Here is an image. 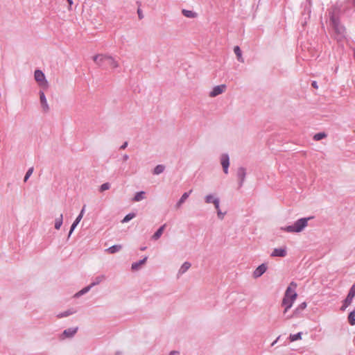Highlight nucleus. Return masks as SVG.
Listing matches in <instances>:
<instances>
[{
    "label": "nucleus",
    "mask_w": 355,
    "mask_h": 355,
    "mask_svg": "<svg viewBox=\"0 0 355 355\" xmlns=\"http://www.w3.org/2000/svg\"><path fill=\"white\" fill-rule=\"evenodd\" d=\"M297 285L295 282H291L289 286L287 287L283 300L282 305H287V308H291L294 302L295 301L297 294L295 291Z\"/></svg>",
    "instance_id": "3"
},
{
    "label": "nucleus",
    "mask_w": 355,
    "mask_h": 355,
    "mask_svg": "<svg viewBox=\"0 0 355 355\" xmlns=\"http://www.w3.org/2000/svg\"><path fill=\"white\" fill-rule=\"evenodd\" d=\"M168 355H180V352L178 351H175V350H173V351H171Z\"/></svg>",
    "instance_id": "42"
},
{
    "label": "nucleus",
    "mask_w": 355,
    "mask_h": 355,
    "mask_svg": "<svg viewBox=\"0 0 355 355\" xmlns=\"http://www.w3.org/2000/svg\"><path fill=\"white\" fill-rule=\"evenodd\" d=\"M279 337L280 336H278L277 338V339L271 344V346H274L277 343V340L279 339Z\"/></svg>",
    "instance_id": "47"
},
{
    "label": "nucleus",
    "mask_w": 355,
    "mask_h": 355,
    "mask_svg": "<svg viewBox=\"0 0 355 355\" xmlns=\"http://www.w3.org/2000/svg\"><path fill=\"white\" fill-rule=\"evenodd\" d=\"M166 224H164L163 225H162L155 232V234L152 236V239L153 240H158L161 236L162 235L163 232H164V230L166 227Z\"/></svg>",
    "instance_id": "15"
},
{
    "label": "nucleus",
    "mask_w": 355,
    "mask_h": 355,
    "mask_svg": "<svg viewBox=\"0 0 355 355\" xmlns=\"http://www.w3.org/2000/svg\"><path fill=\"white\" fill-rule=\"evenodd\" d=\"M67 1L69 3V6H71L73 4V1L72 0H67Z\"/></svg>",
    "instance_id": "48"
},
{
    "label": "nucleus",
    "mask_w": 355,
    "mask_h": 355,
    "mask_svg": "<svg viewBox=\"0 0 355 355\" xmlns=\"http://www.w3.org/2000/svg\"><path fill=\"white\" fill-rule=\"evenodd\" d=\"M107 55H103V54H98L93 57V60L95 62L96 64H97L99 66H101L103 64V63H105L106 58Z\"/></svg>",
    "instance_id": "13"
},
{
    "label": "nucleus",
    "mask_w": 355,
    "mask_h": 355,
    "mask_svg": "<svg viewBox=\"0 0 355 355\" xmlns=\"http://www.w3.org/2000/svg\"><path fill=\"white\" fill-rule=\"evenodd\" d=\"M312 218H313V216L301 218L296 220L293 225L281 227V230L288 233H300L308 226L309 220Z\"/></svg>",
    "instance_id": "2"
},
{
    "label": "nucleus",
    "mask_w": 355,
    "mask_h": 355,
    "mask_svg": "<svg viewBox=\"0 0 355 355\" xmlns=\"http://www.w3.org/2000/svg\"><path fill=\"white\" fill-rule=\"evenodd\" d=\"M218 198L216 197L214 194H208L205 197V202L207 204L214 203V200H218Z\"/></svg>",
    "instance_id": "26"
},
{
    "label": "nucleus",
    "mask_w": 355,
    "mask_h": 355,
    "mask_svg": "<svg viewBox=\"0 0 355 355\" xmlns=\"http://www.w3.org/2000/svg\"><path fill=\"white\" fill-rule=\"evenodd\" d=\"M246 170L244 167H239L237 170V177L239 180V185L241 187L245 182Z\"/></svg>",
    "instance_id": "11"
},
{
    "label": "nucleus",
    "mask_w": 355,
    "mask_h": 355,
    "mask_svg": "<svg viewBox=\"0 0 355 355\" xmlns=\"http://www.w3.org/2000/svg\"><path fill=\"white\" fill-rule=\"evenodd\" d=\"M191 192H192V190H190L188 192L184 193L182 194V196H181V198H180V200H178V202H177L176 207H180L185 202V200L189 198V196Z\"/></svg>",
    "instance_id": "17"
},
{
    "label": "nucleus",
    "mask_w": 355,
    "mask_h": 355,
    "mask_svg": "<svg viewBox=\"0 0 355 355\" xmlns=\"http://www.w3.org/2000/svg\"><path fill=\"white\" fill-rule=\"evenodd\" d=\"M355 5V0H350Z\"/></svg>",
    "instance_id": "51"
},
{
    "label": "nucleus",
    "mask_w": 355,
    "mask_h": 355,
    "mask_svg": "<svg viewBox=\"0 0 355 355\" xmlns=\"http://www.w3.org/2000/svg\"><path fill=\"white\" fill-rule=\"evenodd\" d=\"M282 306L284 307V310L283 311V315L284 316V319L286 318V316H288V315H286V313L288 312V311L291 309V308H287V305H282Z\"/></svg>",
    "instance_id": "38"
},
{
    "label": "nucleus",
    "mask_w": 355,
    "mask_h": 355,
    "mask_svg": "<svg viewBox=\"0 0 355 355\" xmlns=\"http://www.w3.org/2000/svg\"><path fill=\"white\" fill-rule=\"evenodd\" d=\"M105 63L114 69L119 66V62L113 57L108 55H107Z\"/></svg>",
    "instance_id": "14"
},
{
    "label": "nucleus",
    "mask_w": 355,
    "mask_h": 355,
    "mask_svg": "<svg viewBox=\"0 0 355 355\" xmlns=\"http://www.w3.org/2000/svg\"><path fill=\"white\" fill-rule=\"evenodd\" d=\"M85 205L83 206L82 210L80 211V213L78 215V216H81L82 215V218L83 217V215H84V213H85Z\"/></svg>",
    "instance_id": "45"
},
{
    "label": "nucleus",
    "mask_w": 355,
    "mask_h": 355,
    "mask_svg": "<svg viewBox=\"0 0 355 355\" xmlns=\"http://www.w3.org/2000/svg\"><path fill=\"white\" fill-rule=\"evenodd\" d=\"M217 211V215H218V217L220 218V219H223L224 218V216H225V213H223L220 209H218V210H216Z\"/></svg>",
    "instance_id": "39"
},
{
    "label": "nucleus",
    "mask_w": 355,
    "mask_h": 355,
    "mask_svg": "<svg viewBox=\"0 0 355 355\" xmlns=\"http://www.w3.org/2000/svg\"><path fill=\"white\" fill-rule=\"evenodd\" d=\"M220 164L222 165L223 171L225 174L228 173V168L230 166V157L226 153L221 155L220 156Z\"/></svg>",
    "instance_id": "6"
},
{
    "label": "nucleus",
    "mask_w": 355,
    "mask_h": 355,
    "mask_svg": "<svg viewBox=\"0 0 355 355\" xmlns=\"http://www.w3.org/2000/svg\"><path fill=\"white\" fill-rule=\"evenodd\" d=\"M354 297L350 295L349 294L347 295V297L343 302V304L341 306L340 309L342 311H345L347 306H349L351 303L352 302Z\"/></svg>",
    "instance_id": "18"
},
{
    "label": "nucleus",
    "mask_w": 355,
    "mask_h": 355,
    "mask_svg": "<svg viewBox=\"0 0 355 355\" xmlns=\"http://www.w3.org/2000/svg\"><path fill=\"white\" fill-rule=\"evenodd\" d=\"M213 204L216 210L220 209V199L219 198L218 200H214V202Z\"/></svg>",
    "instance_id": "36"
},
{
    "label": "nucleus",
    "mask_w": 355,
    "mask_h": 355,
    "mask_svg": "<svg viewBox=\"0 0 355 355\" xmlns=\"http://www.w3.org/2000/svg\"><path fill=\"white\" fill-rule=\"evenodd\" d=\"M76 313V310L75 309H69L66 311H64V312H62L60 313H59L57 317L58 318H64V317H67L69 315H71L73 313Z\"/></svg>",
    "instance_id": "21"
},
{
    "label": "nucleus",
    "mask_w": 355,
    "mask_h": 355,
    "mask_svg": "<svg viewBox=\"0 0 355 355\" xmlns=\"http://www.w3.org/2000/svg\"><path fill=\"white\" fill-rule=\"evenodd\" d=\"M311 85H312V86H313L314 88H315V89H317V88H318V85H317L316 81H313Z\"/></svg>",
    "instance_id": "46"
},
{
    "label": "nucleus",
    "mask_w": 355,
    "mask_h": 355,
    "mask_svg": "<svg viewBox=\"0 0 355 355\" xmlns=\"http://www.w3.org/2000/svg\"><path fill=\"white\" fill-rule=\"evenodd\" d=\"M39 94H40V104H41L43 111L44 112H49V106L47 103V100H46V96H45L44 92L40 91Z\"/></svg>",
    "instance_id": "10"
},
{
    "label": "nucleus",
    "mask_w": 355,
    "mask_h": 355,
    "mask_svg": "<svg viewBox=\"0 0 355 355\" xmlns=\"http://www.w3.org/2000/svg\"><path fill=\"white\" fill-rule=\"evenodd\" d=\"M77 331L78 327L67 329L60 335V338L64 340L65 338H72L76 334Z\"/></svg>",
    "instance_id": "8"
},
{
    "label": "nucleus",
    "mask_w": 355,
    "mask_h": 355,
    "mask_svg": "<svg viewBox=\"0 0 355 355\" xmlns=\"http://www.w3.org/2000/svg\"><path fill=\"white\" fill-rule=\"evenodd\" d=\"M148 257H145L143 259L139 260V261L135 262L132 264V270H137L139 269L140 266L146 263Z\"/></svg>",
    "instance_id": "20"
},
{
    "label": "nucleus",
    "mask_w": 355,
    "mask_h": 355,
    "mask_svg": "<svg viewBox=\"0 0 355 355\" xmlns=\"http://www.w3.org/2000/svg\"><path fill=\"white\" fill-rule=\"evenodd\" d=\"M146 198V193L144 191H139L136 193L135 196L133 198V201L139 202L144 200Z\"/></svg>",
    "instance_id": "23"
},
{
    "label": "nucleus",
    "mask_w": 355,
    "mask_h": 355,
    "mask_svg": "<svg viewBox=\"0 0 355 355\" xmlns=\"http://www.w3.org/2000/svg\"><path fill=\"white\" fill-rule=\"evenodd\" d=\"M306 306L307 304L304 302L299 304L298 306L293 311L291 315L286 317L285 320H289L294 317H297L300 313L306 308Z\"/></svg>",
    "instance_id": "5"
},
{
    "label": "nucleus",
    "mask_w": 355,
    "mask_h": 355,
    "mask_svg": "<svg viewBox=\"0 0 355 355\" xmlns=\"http://www.w3.org/2000/svg\"><path fill=\"white\" fill-rule=\"evenodd\" d=\"M348 322L352 325H355V310L351 311L348 315Z\"/></svg>",
    "instance_id": "31"
},
{
    "label": "nucleus",
    "mask_w": 355,
    "mask_h": 355,
    "mask_svg": "<svg viewBox=\"0 0 355 355\" xmlns=\"http://www.w3.org/2000/svg\"><path fill=\"white\" fill-rule=\"evenodd\" d=\"M110 188V184L109 182H105L100 187L99 190L101 192H103L104 191L108 190Z\"/></svg>",
    "instance_id": "35"
},
{
    "label": "nucleus",
    "mask_w": 355,
    "mask_h": 355,
    "mask_svg": "<svg viewBox=\"0 0 355 355\" xmlns=\"http://www.w3.org/2000/svg\"><path fill=\"white\" fill-rule=\"evenodd\" d=\"M34 78L40 87L45 89L49 87V83L46 79L44 73L41 70L37 69L35 71Z\"/></svg>",
    "instance_id": "4"
},
{
    "label": "nucleus",
    "mask_w": 355,
    "mask_h": 355,
    "mask_svg": "<svg viewBox=\"0 0 355 355\" xmlns=\"http://www.w3.org/2000/svg\"><path fill=\"white\" fill-rule=\"evenodd\" d=\"M302 332H298L297 334H291L289 336L290 341L291 342H294V341H296L297 340H301L302 339Z\"/></svg>",
    "instance_id": "30"
},
{
    "label": "nucleus",
    "mask_w": 355,
    "mask_h": 355,
    "mask_svg": "<svg viewBox=\"0 0 355 355\" xmlns=\"http://www.w3.org/2000/svg\"><path fill=\"white\" fill-rule=\"evenodd\" d=\"M226 89L225 85H220L213 87L212 90L209 93L210 97H216L223 94Z\"/></svg>",
    "instance_id": "7"
},
{
    "label": "nucleus",
    "mask_w": 355,
    "mask_h": 355,
    "mask_svg": "<svg viewBox=\"0 0 355 355\" xmlns=\"http://www.w3.org/2000/svg\"><path fill=\"white\" fill-rule=\"evenodd\" d=\"M191 267V263L189 262H184L182 266L180 267L179 271H178V273L180 275H182L184 273H185Z\"/></svg>",
    "instance_id": "24"
},
{
    "label": "nucleus",
    "mask_w": 355,
    "mask_h": 355,
    "mask_svg": "<svg viewBox=\"0 0 355 355\" xmlns=\"http://www.w3.org/2000/svg\"><path fill=\"white\" fill-rule=\"evenodd\" d=\"M77 225H78L76 223H75L74 222L72 223L70 230H69V237L71 236V234H72V232H73V230H75V228L76 227Z\"/></svg>",
    "instance_id": "37"
},
{
    "label": "nucleus",
    "mask_w": 355,
    "mask_h": 355,
    "mask_svg": "<svg viewBox=\"0 0 355 355\" xmlns=\"http://www.w3.org/2000/svg\"><path fill=\"white\" fill-rule=\"evenodd\" d=\"M287 255V248L286 246L275 248L272 252L271 257H285Z\"/></svg>",
    "instance_id": "9"
},
{
    "label": "nucleus",
    "mask_w": 355,
    "mask_h": 355,
    "mask_svg": "<svg viewBox=\"0 0 355 355\" xmlns=\"http://www.w3.org/2000/svg\"><path fill=\"white\" fill-rule=\"evenodd\" d=\"M146 249V247H142V248H141V250H142V251L145 250Z\"/></svg>",
    "instance_id": "49"
},
{
    "label": "nucleus",
    "mask_w": 355,
    "mask_h": 355,
    "mask_svg": "<svg viewBox=\"0 0 355 355\" xmlns=\"http://www.w3.org/2000/svg\"><path fill=\"white\" fill-rule=\"evenodd\" d=\"M62 222H63V215H62V214H61L60 215V216L55 220V228L56 230H60V228L61 227V226L62 225Z\"/></svg>",
    "instance_id": "27"
},
{
    "label": "nucleus",
    "mask_w": 355,
    "mask_h": 355,
    "mask_svg": "<svg viewBox=\"0 0 355 355\" xmlns=\"http://www.w3.org/2000/svg\"><path fill=\"white\" fill-rule=\"evenodd\" d=\"M33 170H34L33 167H31L28 169V171H26V173L25 175L24 179V182H26L28 180V178L31 176V175L33 173Z\"/></svg>",
    "instance_id": "34"
},
{
    "label": "nucleus",
    "mask_w": 355,
    "mask_h": 355,
    "mask_svg": "<svg viewBox=\"0 0 355 355\" xmlns=\"http://www.w3.org/2000/svg\"><path fill=\"white\" fill-rule=\"evenodd\" d=\"M267 270V266L265 263L259 266L253 272V277L257 279L261 277Z\"/></svg>",
    "instance_id": "12"
},
{
    "label": "nucleus",
    "mask_w": 355,
    "mask_h": 355,
    "mask_svg": "<svg viewBox=\"0 0 355 355\" xmlns=\"http://www.w3.org/2000/svg\"><path fill=\"white\" fill-rule=\"evenodd\" d=\"M164 169H165V166L164 165L159 164L155 167V168L153 170V174L154 175H159L164 172Z\"/></svg>",
    "instance_id": "28"
},
{
    "label": "nucleus",
    "mask_w": 355,
    "mask_h": 355,
    "mask_svg": "<svg viewBox=\"0 0 355 355\" xmlns=\"http://www.w3.org/2000/svg\"><path fill=\"white\" fill-rule=\"evenodd\" d=\"M184 16L188 18H194L196 17V13L191 10L183 9L182 11Z\"/></svg>",
    "instance_id": "29"
},
{
    "label": "nucleus",
    "mask_w": 355,
    "mask_h": 355,
    "mask_svg": "<svg viewBox=\"0 0 355 355\" xmlns=\"http://www.w3.org/2000/svg\"><path fill=\"white\" fill-rule=\"evenodd\" d=\"M137 13H138V16H139V18L141 19L143 18V14H142V12L140 9H138L137 10Z\"/></svg>",
    "instance_id": "43"
},
{
    "label": "nucleus",
    "mask_w": 355,
    "mask_h": 355,
    "mask_svg": "<svg viewBox=\"0 0 355 355\" xmlns=\"http://www.w3.org/2000/svg\"><path fill=\"white\" fill-rule=\"evenodd\" d=\"M128 144V141H125L121 146H120V149L121 150H124L125 148H127Z\"/></svg>",
    "instance_id": "41"
},
{
    "label": "nucleus",
    "mask_w": 355,
    "mask_h": 355,
    "mask_svg": "<svg viewBox=\"0 0 355 355\" xmlns=\"http://www.w3.org/2000/svg\"><path fill=\"white\" fill-rule=\"evenodd\" d=\"M82 215L81 216H78L76 218V220H74V223H76L77 225H78V223H80V221L82 219Z\"/></svg>",
    "instance_id": "40"
},
{
    "label": "nucleus",
    "mask_w": 355,
    "mask_h": 355,
    "mask_svg": "<svg viewBox=\"0 0 355 355\" xmlns=\"http://www.w3.org/2000/svg\"><path fill=\"white\" fill-rule=\"evenodd\" d=\"M105 276L104 275H101L97 277H96L93 282L90 284L91 286L94 287L96 285H98L101 282H103L105 279Z\"/></svg>",
    "instance_id": "19"
},
{
    "label": "nucleus",
    "mask_w": 355,
    "mask_h": 355,
    "mask_svg": "<svg viewBox=\"0 0 355 355\" xmlns=\"http://www.w3.org/2000/svg\"><path fill=\"white\" fill-rule=\"evenodd\" d=\"M135 217V214L134 213H130L128 214H127L124 218L123 219L121 220V222L123 223H128V221H130V220H132V218H134Z\"/></svg>",
    "instance_id": "32"
},
{
    "label": "nucleus",
    "mask_w": 355,
    "mask_h": 355,
    "mask_svg": "<svg viewBox=\"0 0 355 355\" xmlns=\"http://www.w3.org/2000/svg\"><path fill=\"white\" fill-rule=\"evenodd\" d=\"M129 159V156L127 154H125L122 157V159L123 162H126Z\"/></svg>",
    "instance_id": "44"
},
{
    "label": "nucleus",
    "mask_w": 355,
    "mask_h": 355,
    "mask_svg": "<svg viewBox=\"0 0 355 355\" xmlns=\"http://www.w3.org/2000/svg\"><path fill=\"white\" fill-rule=\"evenodd\" d=\"M121 353L120 352H117L115 353V355H121Z\"/></svg>",
    "instance_id": "50"
},
{
    "label": "nucleus",
    "mask_w": 355,
    "mask_h": 355,
    "mask_svg": "<svg viewBox=\"0 0 355 355\" xmlns=\"http://www.w3.org/2000/svg\"><path fill=\"white\" fill-rule=\"evenodd\" d=\"M234 53L236 54V58H237V60L241 62H244V60L242 57V53H241V49L239 48V46H234Z\"/></svg>",
    "instance_id": "22"
},
{
    "label": "nucleus",
    "mask_w": 355,
    "mask_h": 355,
    "mask_svg": "<svg viewBox=\"0 0 355 355\" xmlns=\"http://www.w3.org/2000/svg\"><path fill=\"white\" fill-rule=\"evenodd\" d=\"M92 288V286H91V284H89V286L83 288V289H81L80 291H78V293H76L74 295V297H78L83 295H85V293H87V292H89L90 291V289Z\"/></svg>",
    "instance_id": "25"
},
{
    "label": "nucleus",
    "mask_w": 355,
    "mask_h": 355,
    "mask_svg": "<svg viewBox=\"0 0 355 355\" xmlns=\"http://www.w3.org/2000/svg\"><path fill=\"white\" fill-rule=\"evenodd\" d=\"M122 249L121 245H114L105 250V252L109 254H114L119 252Z\"/></svg>",
    "instance_id": "16"
},
{
    "label": "nucleus",
    "mask_w": 355,
    "mask_h": 355,
    "mask_svg": "<svg viewBox=\"0 0 355 355\" xmlns=\"http://www.w3.org/2000/svg\"><path fill=\"white\" fill-rule=\"evenodd\" d=\"M339 14L340 9L337 6H333L329 10V22L334 36L339 44H343L347 40L346 31L345 27L340 24Z\"/></svg>",
    "instance_id": "1"
},
{
    "label": "nucleus",
    "mask_w": 355,
    "mask_h": 355,
    "mask_svg": "<svg viewBox=\"0 0 355 355\" xmlns=\"http://www.w3.org/2000/svg\"><path fill=\"white\" fill-rule=\"evenodd\" d=\"M326 137H327V135L324 132H319V133L315 134L313 136V139L315 141H319V140H321V139L325 138Z\"/></svg>",
    "instance_id": "33"
}]
</instances>
